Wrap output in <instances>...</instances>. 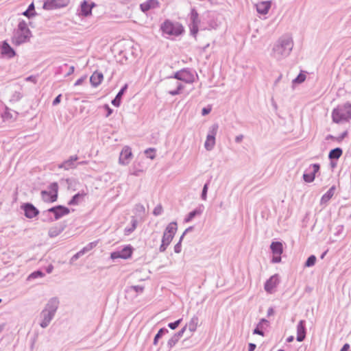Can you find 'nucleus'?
Segmentation results:
<instances>
[{"label":"nucleus","instance_id":"2","mask_svg":"<svg viewBox=\"0 0 351 351\" xmlns=\"http://www.w3.org/2000/svg\"><path fill=\"white\" fill-rule=\"evenodd\" d=\"M332 118L337 123L349 121L351 119V105L346 104L335 108L332 112Z\"/></svg>","mask_w":351,"mask_h":351},{"label":"nucleus","instance_id":"54","mask_svg":"<svg viewBox=\"0 0 351 351\" xmlns=\"http://www.w3.org/2000/svg\"><path fill=\"white\" fill-rule=\"evenodd\" d=\"M348 135V132L345 131L342 134H341L339 136H337L336 141L338 142H341L344 138H346Z\"/></svg>","mask_w":351,"mask_h":351},{"label":"nucleus","instance_id":"29","mask_svg":"<svg viewBox=\"0 0 351 351\" xmlns=\"http://www.w3.org/2000/svg\"><path fill=\"white\" fill-rule=\"evenodd\" d=\"M86 194L85 193H78L75 194L69 201V205H77Z\"/></svg>","mask_w":351,"mask_h":351},{"label":"nucleus","instance_id":"21","mask_svg":"<svg viewBox=\"0 0 351 351\" xmlns=\"http://www.w3.org/2000/svg\"><path fill=\"white\" fill-rule=\"evenodd\" d=\"M271 7L269 1H262L256 4V11L261 14H266Z\"/></svg>","mask_w":351,"mask_h":351},{"label":"nucleus","instance_id":"15","mask_svg":"<svg viewBox=\"0 0 351 351\" xmlns=\"http://www.w3.org/2000/svg\"><path fill=\"white\" fill-rule=\"evenodd\" d=\"M95 5L93 2L88 3L84 0L81 3V14L84 16H88L92 14V9Z\"/></svg>","mask_w":351,"mask_h":351},{"label":"nucleus","instance_id":"13","mask_svg":"<svg viewBox=\"0 0 351 351\" xmlns=\"http://www.w3.org/2000/svg\"><path fill=\"white\" fill-rule=\"evenodd\" d=\"M279 280L278 278V275H274L267 280L265 284V290L268 293H272L274 292V289L278 284Z\"/></svg>","mask_w":351,"mask_h":351},{"label":"nucleus","instance_id":"18","mask_svg":"<svg viewBox=\"0 0 351 351\" xmlns=\"http://www.w3.org/2000/svg\"><path fill=\"white\" fill-rule=\"evenodd\" d=\"M306 337L305 321L300 320L297 326V341H302Z\"/></svg>","mask_w":351,"mask_h":351},{"label":"nucleus","instance_id":"53","mask_svg":"<svg viewBox=\"0 0 351 351\" xmlns=\"http://www.w3.org/2000/svg\"><path fill=\"white\" fill-rule=\"evenodd\" d=\"M154 152V149L149 148L145 150V153L147 154V157H149L151 159H154L155 158V155L152 154V155H148L149 153H153Z\"/></svg>","mask_w":351,"mask_h":351},{"label":"nucleus","instance_id":"37","mask_svg":"<svg viewBox=\"0 0 351 351\" xmlns=\"http://www.w3.org/2000/svg\"><path fill=\"white\" fill-rule=\"evenodd\" d=\"M176 88L175 90H169V94L171 95H176L180 93V90L183 88V86L181 83L176 82Z\"/></svg>","mask_w":351,"mask_h":351},{"label":"nucleus","instance_id":"32","mask_svg":"<svg viewBox=\"0 0 351 351\" xmlns=\"http://www.w3.org/2000/svg\"><path fill=\"white\" fill-rule=\"evenodd\" d=\"M62 231V229L56 226L51 228L49 230L48 234L50 237L53 238L59 235Z\"/></svg>","mask_w":351,"mask_h":351},{"label":"nucleus","instance_id":"23","mask_svg":"<svg viewBox=\"0 0 351 351\" xmlns=\"http://www.w3.org/2000/svg\"><path fill=\"white\" fill-rule=\"evenodd\" d=\"M199 324V318L197 315H193L189 323L186 324L185 326H186V328L189 329V330L193 333L194 332L198 326Z\"/></svg>","mask_w":351,"mask_h":351},{"label":"nucleus","instance_id":"4","mask_svg":"<svg viewBox=\"0 0 351 351\" xmlns=\"http://www.w3.org/2000/svg\"><path fill=\"white\" fill-rule=\"evenodd\" d=\"M176 230L177 223L176 222H171L167 226L162 238V243L159 247L160 252L166 250L168 245L171 243Z\"/></svg>","mask_w":351,"mask_h":351},{"label":"nucleus","instance_id":"45","mask_svg":"<svg viewBox=\"0 0 351 351\" xmlns=\"http://www.w3.org/2000/svg\"><path fill=\"white\" fill-rule=\"evenodd\" d=\"M184 236V233L180 237L179 242L174 246V252L176 253H180L181 252V241Z\"/></svg>","mask_w":351,"mask_h":351},{"label":"nucleus","instance_id":"62","mask_svg":"<svg viewBox=\"0 0 351 351\" xmlns=\"http://www.w3.org/2000/svg\"><path fill=\"white\" fill-rule=\"evenodd\" d=\"M104 108L107 110L108 111V113L106 114V117H109L112 112V110L108 106V105H105L104 106Z\"/></svg>","mask_w":351,"mask_h":351},{"label":"nucleus","instance_id":"30","mask_svg":"<svg viewBox=\"0 0 351 351\" xmlns=\"http://www.w3.org/2000/svg\"><path fill=\"white\" fill-rule=\"evenodd\" d=\"M342 153H343L342 149L339 147H337V148L332 149L329 152L328 157L331 160L339 159L341 157V156L342 155Z\"/></svg>","mask_w":351,"mask_h":351},{"label":"nucleus","instance_id":"36","mask_svg":"<svg viewBox=\"0 0 351 351\" xmlns=\"http://www.w3.org/2000/svg\"><path fill=\"white\" fill-rule=\"evenodd\" d=\"M98 243V241H93L88 245H86L85 247H84L81 250L83 252L84 254L90 251L92 249H93L95 247L97 246Z\"/></svg>","mask_w":351,"mask_h":351},{"label":"nucleus","instance_id":"22","mask_svg":"<svg viewBox=\"0 0 351 351\" xmlns=\"http://www.w3.org/2000/svg\"><path fill=\"white\" fill-rule=\"evenodd\" d=\"M158 1L157 0H148L140 5L141 10L145 12L150 9L158 7Z\"/></svg>","mask_w":351,"mask_h":351},{"label":"nucleus","instance_id":"34","mask_svg":"<svg viewBox=\"0 0 351 351\" xmlns=\"http://www.w3.org/2000/svg\"><path fill=\"white\" fill-rule=\"evenodd\" d=\"M119 252L121 253V255H124V256H122V258L126 259L131 256L132 252L130 247H125Z\"/></svg>","mask_w":351,"mask_h":351},{"label":"nucleus","instance_id":"20","mask_svg":"<svg viewBox=\"0 0 351 351\" xmlns=\"http://www.w3.org/2000/svg\"><path fill=\"white\" fill-rule=\"evenodd\" d=\"M104 79L102 73L95 71L90 77V82L93 86H98Z\"/></svg>","mask_w":351,"mask_h":351},{"label":"nucleus","instance_id":"61","mask_svg":"<svg viewBox=\"0 0 351 351\" xmlns=\"http://www.w3.org/2000/svg\"><path fill=\"white\" fill-rule=\"evenodd\" d=\"M243 138V134L238 135L235 137V142L237 143H239L242 141Z\"/></svg>","mask_w":351,"mask_h":351},{"label":"nucleus","instance_id":"8","mask_svg":"<svg viewBox=\"0 0 351 351\" xmlns=\"http://www.w3.org/2000/svg\"><path fill=\"white\" fill-rule=\"evenodd\" d=\"M69 0H47L43 5L45 10H54L66 7Z\"/></svg>","mask_w":351,"mask_h":351},{"label":"nucleus","instance_id":"9","mask_svg":"<svg viewBox=\"0 0 351 351\" xmlns=\"http://www.w3.org/2000/svg\"><path fill=\"white\" fill-rule=\"evenodd\" d=\"M132 157L131 148L129 146H124L120 153L119 162L123 165H127L130 163Z\"/></svg>","mask_w":351,"mask_h":351},{"label":"nucleus","instance_id":"51","mask_svg":"<svg viewBox=\"0 0 351 351\" xmlns=\"http://www.w3.org/2000/svg\"><path fill=\"white\" fill-rule=\"evenodd\" d=\"M84 254L83 253V252L82 250L79 251L77 253H76L75 254H74L71 259V261H76L77 259H78L81 256L84 255Z\"/></svg>","mask_w":351,"mask_h":351},{"label":"nucleus","instance_id":"55","mask_svg":"<svg viewBox=\"0 0 351 351\" xmlns=\"http://www.w3.org/2000/svg\"><path fill=\"white\" fill-rule=\"evenodd\" d=\"M135 209L137 212H139V213H144L145 212V207L142 204H136V206H135Z\"/></svg>","mask_w":351,"mask_h":351},{"label":"nucleus","instance_id":"40","mask_svg":"<svg viewBox=\"0 0 351 351\" xmlns=\"http://www.w3.org/2000/svg\"><path fill=\"white\" fill-rule=\"evenodd\" d=\"M306 80V75L304 73H300L297 77L293 80V84H300L304 82Z\"/></svg>","mask_w":351,"mask_h":351},{"label":"nucleus","instance_id":"64","mask_svg":"<svg viewBox=\"0 0 351 351\" xmlns=\"http://www.w3.org/2000/svg\"><path fill=\"white\" fill-rule=\"evenodd\" d=\"M350 348V346L348 343L343 345L340 351H348Z\"/></svg>","mask_w":351,"mask_h":351},{"label":"nucleus","instance_id":"1","mask_svg":"<svg viewBox=\"0 0 351 351\" xmlns=\"http://www.w3.org/2000/svg\"><path fill=\"white\" fill-rule=\"evenodd\" d=\"M293 45V40L291 35H282L274 44L271 56L278 61L284 60L290 55Z\"/></svg>","mask_w":351,"mask_h":351},{"label":"nucleus","instance_id":"19","mask_svg":"<svg viewBox=\"0 0 351 351\" xmlns=\"http://www.w3.org/2000/svg\"><path fill=\"white\" fill-rule=\"evenodd\" d=\"M1 54L11 58L15 56L14 50L10 47V45L6 42L3 41L1 45Z\"/></svg>","mask_w":351,"mask_h":351},{"label":"nucleus","instance_id":"42","mask_svg":"<svg viewBox=\"0 0 351 351\" xmlns=\"http://www.w3.org/2000/svg\"><path fill=\"white\" fill-rule=\"evenodd\" d=\"M178 341L179 339L173 335L170 339H169L167 346L169 348H172L178 342Z\"/></svg>","mask_w":351,"mask_h":351},{"label":"nucleus","instance_id":"49","mask_svg":"<svg viewBox=\"0 0 351 351\" xmlns=\"http://www.w3.org/2000/svg\"><path fill=\"white\" fill-rule=\"evenodd\" d=\"M271 262L274 263H278L281 261V254H273Z\"/></svg>","mask_w":351,"mask_h":351},{"label":"nucleus","instance_id":"35","mask_svg":"<svg viewBox=\"0 0 351 351\" xmlns=\"http://www.w3.org/2000/svg\"><path fill=\"white\" fill-rule=\"evenodd\" d=\"M168 332V330L166 328H160L158 333L156 335L154 339V344L156 345L158 343V339L165 333Z\"/></svg>","mask_w":351,"mask_h":351},{"label":"nucleus","instance_id":"28","mask_svg":"<svg viewBox=\"0 0 351 351\" xmlns=\"http://www.w3.org/2000/svg\"><path fill=\"white\" fill-rule=\"evenodd\" d=\"M203 212V208L202 206H199L195 209L194 210L190 212L185 219L186 222L191 221L195 216L200 215Z\"/></svg>","mask_w":351,"mask_h":351},{"label":"nucleus","instance_id":"31","mask_svg":"<svg viewBox=\"0 0 351 351\" xmlns=\"http://www.w3.org/2000/svg\"><path fill=\"white\" fill-rule=\"evenodd\" d=\"M137 224V220L133 217L131 221V226L127 227L124 230L125 234L129 235L131 234L136 228Z\"/></svg>","mask_w":351,"mask_h":351},{"label":"nucleus","instance_id":"57","mask_svg":"<svg viewBox=\"0 0 351 351\" xmlns=\"http://www.w3.org/2000/svg\"><path fill=\"white\" fill-rule=\"evenodd\" d=\"M61 97H62V95L60 94L58 95L55 99L53 101V106H56L58 105L60 102V99H61Z\"/></svg>","mask_w":351,"mask_h":351},{"label":"nucleus","instance_id":"14","mask_svg":"<svg viewBox=\"0 0 351 351\" xmlns=\"http://www.w3.org/2000/svg\"><path fill=\"white\" fill-rule=\"evenodd\" d=\"M55 314L51 312H48L45 310H43L40 316L42 317V321L40 324V326L43 328H47L50 324L51 321L53 319Z\"/></svg>","mask_w":351,"mask_h":351},{"label":"nucleus","instance_id":"63","mask_svg":"<svg viewBox=\"0 0 351 351\" xmlns=\"http://www.w3.org/2000/svg\"><path fill=\"white\" fill-rule=\"evenodd\" d=\"M274 313V310L272 307H270L268 308L267 310V316L269 317V316H271L273 315Z\"/></svg>","mask_w":351,"mask_h":351},{"label":"nucleus","instance_id":"12","mask_svg":"<svg viewBox=\"0 0 351 351\" xmlns=\"http://www.w3.org/2000/svg\"><path fill=\"white\" fill-rule=\"evenodd\" d=\"M77 159L78 157L76 155L71 156L68 160H66L61 164H59L58 167L59 169H63L66 171L75 169L77 167L75 162Z\"/></svg>","mask_w":351,"mask_h":351},{"label":"nucleus","instance_id":"58","mask_svg":"<svg viewBox=\"0 0 351 351\" xmlns=\"http://www.w3.org/2000/svg\"><path fill=\"white\" fill-rule=\"evenodd\" d=\"M143 171L141 169H135L133 171H130V174L134 176H138L141 173H142Z\"/></svg>","mask_w":351,"mask_h":351},{"label":"nucleus","instance_id":"38","mask_svg":"<svg viewBox=\"0 0 351 351\" xmlns=\"http://www.w3.org/2000/svg\"><path fill=\"white\" fill-rule=\"evenodd\" d=\"M143 290H144V287L141 286V285H135V286L129 287L128 288L127 291L128 292L134 291L136 292L137 293H141L143 291Z\"/></svg>","mask_w":351,"mask_h":351},{"label":"nucleus","instance_id":"48","mask_svg":"<svg viewBox=\"0 0 351 351\" xmlns=\"http://www.w3.org/2000/svg\"><path fill=\"white\" fill-rule=\"evenodd\" d=\"M191 32L193 35H195L198 32V24L191 23Z\"/></svg>","mask_w":351,"mask_h":351},{"label":"nucleus","instance_id":"52","mask_svg":"<svg viewBox=\"0 0 351 351\" xmlns=\"http://www.w3.org/2000/svg\"><path fill=\"white\" fill-rule=\"evenodd\" d=\"M186 326H184L179 332H178L177 333L174 334L173 335L177 337L178 339H180V338L183 335L184 331L186 330Z\"/></svg>","mask_w":351,"mask_h":351},{"label":"nucleus","instance_id":"10","mask_svg":"<svg viewBox=\"0 0 351 351\" xmlns=\"http://www.w3.org/2000/svg\"><path fill=\"white\" fill-rule=\"evenodd\" d=\"M45 213H53L54 219L57 220L62 217L68 215L69 213V209L62 206H57L48 209Z\"/></svg>","mask_w":351,"mask_h":351},{"label":"nucleus","instance_id":"33","mask_svg":"<svg viewBox=\"0 0 351 351\" xmlns=\"http://www.w3.org/2000/svg\"><path fill=\"white\" fill-rule=\"evenodd\" d=\"M191 23H194V24L199 23V15L195 9L191 10Z\"/></svg>","mask_w":351,"mask_h":351},{"label":"nucleus","instance_id":"43","mask_svg":"<svg viewBox=\"0 0 351 351\" xmlns=\"http://www.w3.org/2000/svg\"><path fill=\"white\" fill-rule=\"evenodd\" d=\"M208 189V184L206 183L204 184V186L203 187L202 195H201V197H202V200L206 201L207 199Z\"/></svg>","mask_w":351,"mask_h":351},{"label":"nucleus","instance_id":"44","mask_svg":"<svg viewBox=\"0 0 351 351\" xmlns=\"http://www.w3.org/2000/svg\"><path fill=\"white\" fill-rule=\"evenodd\" d=\"M49 189L51 193L58 195V185L56 182L51 183L49 186Z\"/></svg>","mask_w":351,"mask_h":351},{"label":"nucleus","instance_id":"59","mask_svg":"<svg viewBox=\"0 0 351 351\" xmlns=\"http://www.w3.org/2000/svg\"><path fill=\"white\" fill-rule=\"evenodd\" d=\"M260 327L261 326H257V327L254 330V334H257V335L263 336L264 335V332H263V330L259 329Z\"/></svg>","mask_w":351,"mask_h":351},{"label":"nucleus","instance_id":"26","mask_svg":"<svg viewBox=\"0 0 351 351\" xmlns=\"http://www.w3.org/2000/svg\"><path fill=\"white\" fill-rule=\"evenodd\" d=\"M128 88V84H125L123 87L119 90L116 95L115 98L112 101V104L114 106L119 107L121 104V99L125 91Z\"/></svg>","mask_w":351,"mask_h":351},{"label":"nucleus","instance_id":"25","mask_svg":"<svg viewBox=\"0 0 351 351\" xmlns=\"http://www.w3.org/2000/svg\"><path fill=\"white\" fill-rule=\"evenodd\" d=\"M273 254H282L283 252L282 243L279 241H273L270 245Z\"/></svg>","mask_w":351,"mask_h":351},{"label":"nucleus","instance_id":"56","mask_svg":"<svg viewBox=\"0 0 351 351\" xmlns=\"http://www.w3.org/2000/svg\"><path fill=\"white\" fill-rule=\"evenodd\" d=\"M86 76H83L81 78L78 79L74 84L75 86H79L81 85L83 82L86 80Z\"/></svg>","mask_w":351,"mask_h":351},{"label":"nucleus","instance_id":"47","mask_svg":"<svg viewBox=\"0 0 351 351\" xmlns=\"http://www.w3.org/2000/svg\"><path fill=\"white\" fill-rule=\"evenodd\" d=\"M162 212V208L160 205L155 207L153 211V214L156 216L160 215Z\"/></svg>","mask_w":351,"mask_h":351},{"label":"nucleus","instance_id":"6","mask_svg":"<svg viewBox=\"0 0 351 351\" xmlns=\"http://www.w3.org/2000/svg\"><path fill=\"white\" fill-rule=\"evenodd\" d=\"M219 125L217 123L213 124L208 130V133L204 143V147L207 151H211L215 145V136L217 133Z\"/></svg>","mask_w":351,"mask_h":351},{"label":"nucleus","instance_id":"46","mask_svg":"<svg viewBox=\"0 0 351 351\" xmlns=\"http://www.w3.org/2000/svg\"><path fill=\"white\" fill-rule=\"evenodd\" d=\"M182 319H178L174 322H171V323H169L168 324V326L172 329V330H174L176 329L180 324V323L181 322Z\"/></svg>","mask_w":351,"mask_h":351},{"label":"nucleus","instance_id":"17","mask_svg":"<svg viewBox=\"0 0 351 351\" xmlns=\"http://www.w3.org/2000/svg\"><path fill=\"white\" fill-rule=\"evenodd\" d=\"M312 171L309 173H304L303 179L306 182H312L315 180V173L319 170L318 164H313L311 166Z\"/></svg>","mask_w":351,"mask_h":351},{"label":"nucleus","instance_id":"27","mask_svg":"<svg viewBox=\"0 0 351 351\" xmlns=\"http://www.w3.org/2000/svg\"><path fill=\"white\" fill-rule=\"evenodd\" d=\"M335 187L332 186L321 198V204L327 203L335 193Z\"/></svg>","mask_w":351,"mask_h":351},{"label":"nucleus","instance_id":"7","mask_svg":"<svg viewBox=\"0 0 351 351\" xmlns=\"http://www.w3.org/2000/svg\"><path fill=\"white\" fill-rule=\"evenodd\" d=\"M173 77L186 83H192L195 80L193 74L189 69H186L176 72Z\"/></svg>","mask_w":351,"mask_h":351},{"label":"nucleus","instance_id":"11","mask_svg":"<svg viewBox=\"0 0 351 351\" xmlns=\"http://www.w3.org/2000/svg\"><path fill=\"white\" fill-rule=\"evenodd\" d=\"M21 208L25 212V216L29 219L37 216L39 213L38 210L30 203L24 204L21 206Z\"/></svg>","mask_w":351,"mask_h":351},{"label":"nucleus","instance_id":"41","mask_svg":"<svg viewBox=\"0 0 351 351\" xmlns=\"http://www.w3.org/2000/svg\"><path fill=\"white\" fill-rule=\"evenodd\" d=\"M44 276V274L40 271H36L32 272L27 278L28 280L35 279L37 278H42Z\"/></svg>","mask_w":351,"mask_h":351},{"label":"nucleus","instance_id":"60","mask_svg":"<svg viewBox=\"0 0 351 351\" xmlns=\"http://www.w3.org/2000/svg\"><path fill=\"white\" fill-rule=\"evenodd\" d=\"M211 109L210 108H204L202 110V114L205 116L210 113Z\"/></svg>","mask_w":351,"mask_h":351},{"label":"nucleus","instance_id":"5","mask_svg":"<svg viewBox=\"0 0 351 351\" xmlns=\"http://www.w3.org/2000/svg\"><path fill=\"white\" fill-rule=\"evenodd\" d=\"M30 36L31 32L29 29L27 23L24 21L19 22L15 37L16 43L18 45L23 43L26 42Z\"/></svg>","mask_w":351,"mask_h":351},{"label":"nucleus","instance_id":"39","mask_svg":"<svg viewBox=\"0 0 351 351\" xmlns=\"http://www.w3.org/2000/svg\"><path fill=\"white\" fill-rule=\"evenodd\" d=\"M316 257L314 255L310 256L305 263L306 267H312L315 264Z\"/></svg>","mask_w":351,"mask_h":351},{"label":"nucleus","instance_id":"3","mask_svg":"<svg viewBox=\"0 0 351 351\" xmlns=\"http://www.w3.org/2000/svg\"><path fill=\"white\" fill-rule=\"evenodd\" d=\"M160 29L163 34L174 36H180L184 31V28L180 23L172 22L170 20H166L161 25Z\"/></svg>","mask_w":351,"mask_h":351},{"label":"nucleus","instance_id":"50","mask_svg":"<svg viewBox=\"0 0 351 351\" xmlns=\"http://www.w3.org/2000/svg\"><path fill=\"white\" fill-rule=\"evenodd\" d=\"M122 256H124V255H121V253L119 252H114L110 254V257L112 259H117L119 258H122Z\"/></svg>","mask_w":351,"mask_h":351},{"label":"nucleus","instance_id":"24","mask_svg":"<svg viewBox=\"0 0 351 351\" xmlns=\"http://www.w3.org/2000/svg\"><path fill=\"white\" fill-rule=\"evenodd\" d=\"M41 197L43 200L45 202H54L58 198L57 194H53L51 192L47 191H43L41 192Z\"/></svg>","mask_w":351,"mask_h":351},{"label":"nucleus","instance_id":"16","mask_svg":"<svg viewBox=\"0 0 351 351\" xmlns=\"http://www.w3.org/2000/svg\"><path fill=\"white\" fill-rule=\"evenodd\" d=\"M59 300L57 298H51L47 303L45 308L48 312H51L52 313L56 314V312L58 308Z\"/></svg>","mask_w":351,"mask_h":351}]
</instances>
